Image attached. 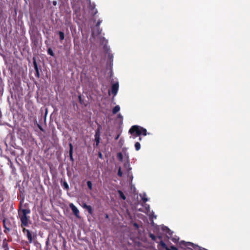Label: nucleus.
<instances>
[{
  "label": "nucleus",
  "instance_id": "nucleus-43",
  "mask_svg": "<svg viewBox=\"0 0 250 250\" xmlns=\"http://www.w3.org/2000/svg\"><path fill=\"white\" fill-rule=\"evenodd\" d=\"M159 238L160 239H161L162 238L161 236H159Z\"/></svg>",
  "mask_w": 250,
  "mask_h": 250
},
{
  "label": "nucleus",
  "instance_id": "nucleus-35",
  "mask_svg": "<svg viewBox=\"0 0 250 250\" xmlns=\"http://www.w3.org/2000/svg\"><path fill=\"white\" fill-rule=\"evenodd\" d=\"M25 106L27 109L29 110L30 107V105L29 103H28L27 104H26L25 105Z\"/></svg>",
  "mask_w": 250,
  "mask_h": 250
},
{
  "label": "nucleus",
  "instance_id": "nucleus-27",
  "mask_svg": "<svg viewBox=\"0 0 250 250\" xmlns=\"http://www.w3.org/2000/svg\"><path fill=\"white\" fill-rule=\"evenodd\" d=\"M149 237L153 241H155L156 240V236L153 234H149Z\"/></svg>",
  "mask_w": 250,
  "mask_h": 250
},
{
  "label": "nucleus",
  "instance_id": "nucleus-29",
  "mask_svg": "<svg viewBox=\"0 0 250 250\" xmlns=\"http://www.w3.org/2000/svg\"><path fill=\"white\" fill-rule=\"evenodd\" d=\"M142 201H143L144 203H146L148 200L147 198L146 197V195H145L144 196H143L142 197Z\"/></svg>",
  "mask_w": 250,
  "mask_h": 250
},
{
  "label": "nucleus",
  "instance_id": "nucleus-34",
  "mask_svg": "<svg viewBox=\"0 0 250 250\" xmlns=\"http://www.w3.org/2000/svg\"><path fill=\"white\" fill-rule=\"evenodd\" d=\"M88 205H87L86 203H83L82 207L83 208H86Z\"/></svg>",
  "mask_w": 250,
  "mask_h": 250
},
{
  "label": "nucleus",
  "instance_id": "nucleus-33",
  "mask_svg": "<svg viewBox=\"0 0 250 250\" xmlns=\"http://www.w3.org/2000/svg\"><path fill=\"white\" fill-rule=\"evenodd\" d=\"M98 157L100 159H103V154H102V153L101 152H98Z\"/></svg>",
  "mask_w": 250,
  "mask_h": 250
},
{
  "label": "nucleus",
  "instance_id": "nucleus-13",
  "mask_svg": "<svg viewBox=\"0 0 250 250\" xmlns=\"http://www.w3.org/2000/svg\"><path fill=\"white\" fill-rule=\"evenodd\" d=\"M120 109V107L119 105H116L112 110V113L114 114H116L118 111H119Z\"/></svg>",
  "mask_w": 250,
  "mask_h": 250
},
{
  "label": "nucleus",
  "instance_id": "nucleus-38",
  "mask_svg": "<svg viewBox=\"0 0 250 250\" xmlns=\"http://www.w3.org/2000/svg\"><path fill=\"white\" fill-rule=\"evenodd\" d=\"M105 218H108V215L107 214L105 215Z\"/></svg>",
  "mask_w": 250,
  "mask_h": 250
},
{
  "label": "nucleus",
  "instance_id": "nucleus-10",
  "mask_svg": "<svg viewBox=\"0 0 250 250\" xmlns=\"http://www.w3.org/2000/svg\"><path fill=\"white\" fill-rule=\"evenodd\" d=\"M22 231L24 234H25L26 233L27 236L29 240V242L31 243V233L30 230L28 229H27L25 228H23Z\"/></svg>",
  "mask_w": 250,
  "mask_h": 250
},
{
  "label": "nucleus",
  "instance_id": "nucleus-14",
  "mask_svg": "<svg viewBox=\"0 0 250 250\" xmlns=\"http://www.w3.org/2000/svg\"><path fill=\"white\" fill-rule=\"evenodd\" d=\"M181 244L183 243L184 244L185 246H186V247H188L189 246H192L193 248H194V245L193 243H191V242H187V243H186V242H185L184 241H182V242H181Z\"/></svg>",
  "mask_w": 250,
  "mask_h": 250
},
{
  "label": "nucleus",
  "instance_id": "nucleus-21",
  "mask_svg": "<svg viewBox=\"0 0 250 250\" xmlns=\"http://www.w3.org/2000/svg\"><path fill=\"white\" fill-rule=\"evenodd\" d=\"M135 147L137 151H138L141 148L140 144L139 142H136L135 144Z\"/></svg>",
  "mask_w": 250,
  "mask_h": 250
},
{
  "label": "nucleus",
  "instance_id": "nucleus-15",
  "mask_svg": "<svg viewBox=\"0 0 250 250\" xmlns=\"http://www.w3.org/2000/svg\"><path fill=\"white\" fill-rule=\"evenodd\" d=\"M118 192L119 194L120 197L123 200H125L126 199V197L124 194V193L120 190H119L118 191Z\"/></svg>",
  "mask_w": 250,
  "mask_h": 250
},
{
  "label": "nucleus",
  "instance_id": "nucleus-3",
  "mask_svg": "<svg viewBox=\"0 0 250 250\" xmlns=\"http://www.w3.org/2000/svg\"><path fill=\"white\" fill-rule=\"evenodd\" d=\"M128 132L132 135L134 139L139 136V141H141L142 140V138L140 137V135H143L146 136L147 134V130L146 128L137 125L132 126L129 129Z\"/></svg>",
  "mask_w": 250,
  "mask_h": 250
},
{
  "label": "nucleus",
  "instance_id": "nucleus-25",
  "mask_svg": "<svg viewBox=\"0 0 250 250\" xmlns=\"http://www.w3.org/2000/svg\"><path fill=\"white\" fill-rule=\"evenodd\" d=\"M36 124L37 125V126L38 127V128L40 129L41 131L44 132V129L42 128V126L39 124H38L37 123V121H36V123H35V124Z\"/></svg>",
  "mask_w": 250,
  "mask_h": 250
},
{
  "label": "nucleus",
  "instance_id": "nucleus-6",
  "mask_svg": "<svg viewBox=\"0 0 250 250\" xmlns=\"http://www.w3.org/2000/svg\"><path fill=\"white\" fill-rule=\"evenodd\" d=\"M33 65H34V68H35V76L39 78L40 77V72H39V70L40 69V68H39L38 66V65H37V62H36L35 60L34 59V61H33Z\"/></svg>",
  "mask_w": 250,
  "mask_h": 250
},
{
  "label": "nucleus",
  "instance_id": "nucleus-32",
  "mask_svg": "<svg viewBox=\"0 0 250 250\" xmlns=\"http://www.w3.org/2000/svg\"><path fill=\"white\" fill-rule=\"evenodd\" d=\"M102 22V21L101 20H99L98 21V22H97L96 24V27H99L101 24V23Z\"/></svg>",
  "mask_w": 250,
  "mask_h": 250
},
{
  "label": "nucleus",
  "instance_id": "nucleus-8",
  "mask_svg": "<svg viewBox=\"0 0 250 250\" xmlns=\"http://www.w3.org/2000/svg\"><path fill=\"white\" fill-rule=\"evenodd\" d=\"M89 12L92 15H96L98 11L96 9H95V5H92L90 3L89 4Z\"/></svg>",
  "mask_w": 250,
  "mask_h": 250
},
{
  "label": "nucleus",
  "instance_id": "nucleus-28",
  "mask_svg": "<svg viewBox=\"0 0 250 250\" xmlns=\"http://www.w3.org/2000/svg\"><path fill=\"white\" fill-rule=\"evenodd\" d=\"M118 175L120 177H122L123 175V173L120 167L119 168L118 171Z\"/></svg>",
  "mask_w": 250,
  "mask_h": 250
},
{
  "label": "nucleus",
  "instance_id": "nucleus-40",
  "mask_svg": "<svg viewBox=\"0 0 250 250\" xmlns=\"http://www.w3.org/2000/svg\"><path fill=\"white\" fill-rule=\"evenodd\" d=\"M56 2H55V1H54V2H53V4H54V5H55V4H56Z\"/></svg>",
  "mask_w": 250,
  "mask_h": 250
},
{
  "label": "nucleus",
  "instance_id": "nucleus-37",
  "mask_svg": "<svg viewBox=\"0 0 250 250\" xmlns=\"http://www.w3.org/2000/svg\"><path fill=\"white\" fill-rule=\"evenodd\" d=\"M31 28V25H30V29L29 30V33L30 34Z\"/></svg>",
  "mask_w": 250,
  "mask_h": 250
},
{
  "label": "nucleus",
  "instance_id": "nucleus-19",
  "mask_svg": "<svg viewBox=\"0 0 250 250\" xmlns=\"http://www.w3.org/2000/svg\"><path fill=\"white\" fill-rule=\"evenodd\" d=\"M117 158L120 161H122L123 159V156L121 152H118L117 155Z\"/></svg>",
  "mask_w": 250,
  "mask_h": 250
},
{
  "label": "nucleus",
  "instance_id": "nucleus-2",
  "mask_svg": "<svg viewBox=\"0 0 250 250\" xmlns=\"http://www.w3.org/2000/svg\"><path fill=\"white\" fill-rule=\"evenodd\" d=\"M23 202V201H20L21 206L19 210V215L21 222V225L22 227L28 226L29 217H27V214H29L30 212V209L26 208V207H25V208H22Z\"/></svg>",
  "mask_w": 250,
  "mask_h": 250
},
{
  "label": "nucleus",
  "instance_id": "nucleus-30",
  "mask_svg": "<svg viewBox=\"0 0 250 250\" xmlns=\"http://www.w3.org/2000/svg\"><path fill=\"white\" fill-rule=\"evenodd\" d=\"M78 98H79V102L80 103V104H83V102L82 100V96H81V95H79Z\"/></svg>",
  "mask_w": 250,
  "mask_h": 250
},
{
  "label": "nucleus",
  "instance_id": "nucleus-23",
  "mask_svg": "<svg viewBox=\"0 0 250 250\" xmlns=\"http://www.w3.org/2000/svg\"><path fill=\"white\" fill-rule=\"evenodd\" d=\"M169 238L171 240V241L173 242H174L175 243H177L178 241V240H179V238H177V237H172V236H171Z\"/></svg>",
  "mask_w": 250,
  "mask_h": 250
},
{
  "label": "nucleus",
  "instance_id": "nucleus-11",
  "mask_svg": "<svg viewBox=\"0 0 250 250\" xmlns=\"http://www.w3.org/2000/svg\"><path fill=\"white\" fill-rule=\"evenodd\" d=\"M159 246H161L163 248L165 249L166 250H170L169 248H168L165 243L161 240L159 244Z\"/></svg>",
  "mask_w": 250,
  "mask_h": 250
},
{
  "label": "nucleus",
  "instance_id": "nucleus-9",
  "mask_svg": "<svg viewBox=\"0 0 250 250\" xmlns=\"http://www.w3.org/2000/svg\"><path fill=\"white\" fill-rule=\"evenodd\" d=\"M69 155L70 160L72 162H73L74 161V159L73 157V146L71 143H69Z\"/></svg>",
  "mask_w": 250,
  "mask_h": 250
},
{
  "label": "nucleus",
  "instance_id": "nucleus-17",
  "mask_svg": "<svg viewBox=\"0 0 250 250\" xmlns=\"http://www.w3.org/2000/svg\"><path fill=\"white\" fill-rule=\"evenodd\" d=\"M60 41H62L64 39V33L62 31H59L58 32Z\"/></svg>",
  "mask_w": 250,
  "mask_h": 250
},
{
  "label": "nucleus",
  "instance_id": "nucleus-5",
  "mask_svg": "<svg viewBox=\"0 0 250 250\" xmlns=\"http://www.w3.org/2000/svg\"><path fill=\"white\" fill-rule=\"evenodd\" d=\"M119 88L118 83H114L111 87V93L115 96L117 94Z\"/></svg>",
  "mask_w": 250,
  "mask_h": 250
},
{
  "label": "nucleus",
  "instance_id": "nucleus-20",
  "mask_svg": "<svg viewBox=\"0 0 250 250\" xmlns=\"http://www.w3.org/2000/svg\"><path fill=\"white\" fill-rule=\"evenodd\" d=\"M62 186L63 187V188L66 189V190H68V188H69L68 184L65 181L63 182V184H62Z\"/></svg>",
  "mask_w": 250,
  "mask_h": 250
},
{
  "label": "nucleus",
  "instance_id": "nucleus-36",
  "mask_svg": "<svg viewBox=\"0 0 250 250\" xmlns=\"http://www.w3.org/2000/svg\"><path fill=\"white\" fill-rule=\"evenodd\" d=\"M118 117L120 119H123V116H122V115L121 114H119L118 115Z\"/></svg>",
  "mask_w": 250,
  "mask_h": 250
},
{
  "label": "nucleus",
  "instance_id": "nucleus-1",
  "mask_svg": "<svg viewBox=\"0 0 250 250\" xmlns=\"http://www.w3.org/2000/svg\"><path fill=\"white\" fill-rule=\"evenodd\" d=\"M23 202V201H20L21 206L19 210V215L21 222V225L22 227L28 226L29 217H27V214H29L30 212V209L26 208V207H25V208H22Z\"/></svg>",
  "mask_w": 250,
  "mask_h": 250
},
{
  "label": "nucleus",
  "instance_id": "nucleus-7",
  "mask_svg": "<svg viewBox=\"0 0 250 250\" xmlns=\"http://www.w3.org/2000/svg\"><path fill=\"white\" fill-rule=\"evenodd\" d=\"M70 207L72 210L73 213L76 216L79 217V210L73 204H71L70 205Z\"/></svg>",
  "mask_w": 250,
  "mask_h": 250
},
{
  "label": "nucleus",
  "instance_id": "nucleus-42",
  "mask_svg": "<svg viewBox=\"0 0 250 250\" xmlns=\"http://www.w3.org/2000/svg\"><path fill=\"white\" fill-rule=\"evenodd\" d=\"M29 14H30V16H31V12L30 11H29Z\"/></svg>",
  "mask_w": 250,
  "mask_h": 250
},
{
  "label": "nucleus",
  "instance_id": "nucleus-4",
  "mask_svg": "<svg viewBox=\"0 0 250 250\" xmlns=\"http://www.w3.org/2000/svg\"><path fill=\"white\" fill-rule=\"evenodd\" d=\"M100 127L101 126L99 125L98 126V129L95 131V141L96 142L95 146H99V144L100 143Z\"/></svg>",
  "mask_w": 250,
  "mask_h": 250
},
{
  "label": "nucleus",
  "instance_id": "nucleus-26",
  "mask_svg": "<svg viewBox=\"0 0 250 250\" xmlns=\"http://www.w3.org/2000/svg\"><path fill=\"white\" fill-rule=\"evenodd\" d=\"M2 247H3V248H4V249H7V248H8V244L5 241V240L3 241V242Z\"/></svg>",
  "mask_w": 250,
  "mask_h": 250
},
{
  "label": "nucleus",
  "instance_id": "nucleus-16",
  "mask_svg": "<svg viewBox=\"0 0 250 250\" xmlns=\"http://www.w3.org/2000/svg\"><path fill=\"white\" fill-rule=\"evenodd\" d=\"M85 209L87 210L89 214L92 215L93 214V210L91 206L88 205V207Z\"/></svg>",
  "mask_w": 250,
  "mask_h": 250
},
{
  "label": "nucleus",
  "instance_id": "nucleus-22",
  "mask_svg": "<svg viewBox=\"0 0 250 250\" xmlns=\"http://www.w3.org/2000/svg\"><path fill=\"white\" fill-rule=\"evenodd\" d=\"M87 187H88V188L90 190H92V182L91 181H88L87 182Z\"/></svg>",
  "mask_w": 250,
  "mask_h": 250
},
{
  "label": "nucleus",
  "instance_id": "nucleus-24",
  "mask_svg": "<svg viewBox=\"0 0 250 250\" xmlns=\"http://www.w3.org/2000/svg\"><path fill=\"white\" fill-rule=\"evenodd\" d=\"M21 201H23V204H22V208H25V207H26V208H29L28 203H24V201L23 199H22Z\"/></svg>",
  "mask_w": 250,
  "mask_h": 250
},
{
  "label": "nucleus",
  "instance_id": "nucleus-44",
  "mask_svg": "<svg viewBox=\"0 0 250 250\" xmlns=\"http://www.w3.org/2000/svg\"><path fill=\"white\" fill-rule=\"evenodd\" d=\"M118 136L116 137V139L117 140V139H118Z\"/></svg>",
  "mask_w": 250,
  "mask_h": 250
},
{
  "label": "nucleus",
  "instance_id": "nucleus-39",
  "mask_svg": "<svg viewBox=\"0 0 250 250\" xmlns=\"http://www.w3.org/2000/svg\"><path fill=\"white\" fill-rule=\"evenodd\" d=\"M30 73H31V72H30V70L29 69V77H30Z\"/></svg>",
  "mask_w": 250,
  "mask_h": 250
},
{
  "label": "nucleus",
  "instance_id": "nucleus-41",
  "mask_svg": "<svg viewBox=\"0 0 250 250\" xmlns=\"http://www.w3.org/2000/svg\"><path fill=\"white\" fill-rule=\"evenodd\" d=\"M9 250L8 248H7V249H4V250Z\"/></svg>",
  "mask_w": 250,
  "mask_h": 250
},
{
  "label": "nucleus",
  "instance_id": "nucleus-12",
  "mask_svg": "<svg viewBox=\"0 0 250 250\" xmlns=\"http://www.w3.org/2000/svg\"><path fill=\"white\" fill-rule=\"evenodd\" d=\"M163 230L166 231L167 234L169 236H168L169 238L172 236L173 232L171 230H170L168 228L166 227L165 229H164Z\"/></svg>",
  "mask_w": 250,
  "mask_h": 250
},
{
  "label": "nucleus",
  "instance_id": "nucleus-18",
  "mask_svg": "<svg viewBox=\"0 0 250 250\" xmlns=\"http://www.w3.org/2000/svg\"><path fill=\"white\" fill-rule=\"evenodd\" d=\"M47 53L49 55H50V56H51L52 57H54L55 56V54L51 48H48Z\"/></svg>",
  "mask_w": 250,
  "mask_h": 250
},
{
  "label": "nucleus",
  "instance_id": "nucleus-31",
  "mask_svg": "<svg viewBox=\"0 0 250 250\" xmlns=\"http://www.w3.org/2000/svg\"><path fill=\"white\" fill-rule=\"evenodd\" d=\"M169 249L170 250H178V248L173 245L171 246Z\"/></svg>",
  "mask_w": 250,
  "mask_h": 250
}]
</instances>
